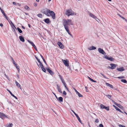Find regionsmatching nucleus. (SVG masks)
Masks as SVG:
<instances>
[{
	"label": "nucleus",
	"mask_w": 127,
	"mask_h": 127,
	"mask_svg": "<svg viewBox=\"0 0 127 127\" xmlns=\"http://www.w3.org/2000/svg\"><path fill=\"white\" fill-rule=\"evenodd\" d=\"M63 25L66 31L69 35H71V33L69 31L68 29V25H73L72 20L70 19L67 20L64 19H63Z\"/></svg>",
	"instance_id": "obj_1"
},
{
	"label": "nucleus",
	"mask_w": 127,
	"mask_h": 127,
	"mask_svg": "<svg viewBox=\"0 0 127 127\" xmlns=\"http://www.w3.org/2000/svg\"><path fill=\"white\" fill-rule=\"evenodd\" d=\"M42 12L48 16H51L53 19L56 18L55 13L53 11H51L49 9L47 8L43 9L42 10Z\"/></svg>",
	"instance_id": "obj_2"
},
{
	"label": "nucleus",
	"mask_w": 127,
	"mask_h": 127,
	"mask_svg": "<svg viewBox=\"0 0 127 127\" xmlns=\"http://www.w3.org/2000/svg\"><path fill=\"white\" fill-rule=\"evenodd\" d=\"M74 13L71 9H66V11L65 14L69 16L70 15H73Z\"/></svg>",
	"instance_id": "obj_3"
},
{
	"label": "nucleus",
	"mask_w": 127,
	"mask_h": 127,
	"mask_svg": "<svg viewBox=\"0 0 127 127\" xmlns=\"http://www.w3.org/2000/svg\"><path fill=\"white\" fill-rule=\"evenodd\" d=\"M62 61L65 66L68 67L69 66V61L67 60H62Z\"/></svg>",
	"instance_id": "obj_4"
},
{
	"label": "nucleus",
	"mask_w": 127,
	"mask_h": 127,
	"mask_svg": "<svg viewBox=\"0 0 127 127\" xmlns=\"http://www.w3.org/2000/svg\"><path fill=\"white\" fill-rule=\"evenodd\" d=\"M0 118L3 119L5 118H9L8 117H7L4 114L0 112Z\"/></svg>",
	"instance_id": "obj_5"
},
{
	"label": "nucleus",
	"mask_w": 127,
	"mask_h": 127,
	"mask_svg": "<svg viewBox=\"0 0 127 127\" xmlns=\"http://www.w3.org/2000/svg\"><path fill=\"white\" fill-rule=\"evenodd\" d=\"M59 76L60 77V78L62 82L63 83V84L64 85V86L65 87H67L66 85V83L65 82V81L64 79L62 78V76L61 75H59Z\"/></svg>",
	"instance_id": "obj_6"
},
{
	"label": "nucleus",
	"mask_w": 127,
	"mask_h": 127,
	"mask_svg": "<svg viewBox=\"0 0 127 127\" xmlns=\"http://www.w3.org/2000/svg\"><path fill=\"white\" fill-rule=\"evenodd\" d=\"M39 65L41 68L42 70L44 72H46V70L44 68V66L42 64L40 61V62H39Z\"/></svg>",
	"instance_id": "obj_7"
},
{
	"label": "nucleus",
	"mask_w": 127,
	"mask_h": 127,
	"mask_svg": "<svg viewBox=\"0 0 127 127\" xmlns=\"http://www.w3.org/2000/svg\"><path fill=\"white\" fill-rule=\"evenodd\" d=\"M98 51L100 53L103 55H105L106 54L105 52L102 49L99 48L98 49Z\"/></svg>",
	"instance_id": "obj_8"
},
{
	"label": "nucleus",
	"mask_w": 127,
	"mask_h": 127,
	"mask_svg": "<svg viewBox=\"0 0 127 127\" xmlns=\"http://www.w3.org/2000/svg\"><path fill=\"white\" fill-rule=\"evenodd\" d=\"M105 58L106 59L111 61H114V59L111 57H109L108 56H106L105 57Z\"/></svg>",
	"instance_id": "obj_9"
},
{
	"label": "nucleus",
	"mask_w": 127,
	"mask_h": 127,
	"mask_svg": "<svg viewBox=\"0 0 127 127\" xmlns=\"http://www.w3.org/2000/svg\"><path fill=\"white\" fill-rule=\"evenodd\" d=\"M72 112L74 113L75 115L76 116L79 121L81 123L82 121L80 120V119L78 116L73 110H72Z\"/></svg>",
	"instance_id": "obj_10"
},
{
	"label": "nucleus",
	"mask_w": 127,
	"mask_h": 127,
	"mask_svg": "<svg viewBox=\"0 0 127 127\" xmlns=\"http://www.w3.org/2000/svg\"><path fill=\"white\" fill-rule=\"evenodd\" d=\"M110 65L111 67H109V68L111 69H115L116 66V65L114 64H111Z\"/></svg>",
	"instance_id": "obj_11"
},
{
	"label": "nucleus",
	"mask_w": 127,
	"mask_h": 127,
	"mask_svg": "<svg viewBox=\"0 0 127 127\" xmlns=\"http://www.w3.org/2000/svg\"><path fill=\"white\" fill-rule=\"evenodd\" d=\"M58 45L59 46L60 48L61 49L64 48V46L63 45L62 43L60 41L58 42Z\"/></svg>",
	"instance_id": "obj_12"
},
{
	"label": "nucleus",
	"mask_w": 127,
	"mask_h": 127,
	"mask_svg": "<svg viewBox=\"0 0 127 127\" xmlns=\"http://www.w3.org/2000/svg\"><path fill=\"white\" fill-rule=\"evenodd\" d=\"M46 69L48 71L51 75H53L54 74V73L49 68H47Z\"/></svg>",
	"instance_id": "obj_13"
},
{
	"label": "nucleus",
	"mask_w": 127,
	"mask_h": 127,
	"mask_svg": "<svg viewBox=\"0 0 127 127\" xmlns=\"http://www.w3.org/2000/svg\"><path fill=\"white\" fill-rule=\"evenodd\" d=\"M7 90L12 96L14 97L16 99H17V98L16 96H15L14 95H13L9 90L8 89H7Z\"/></svg>",
	"instance_id": "obj_14"
},
{
	"label": "nucleus",
	"mask_w": 127,
	"mask_h": 127,
	"mask_svg": "<svg viewBox=\"0 0 127 127\" xmlns=\"http://www.w3.org/2000/svg\"><path fill=\"white\" fill-rule=\"evenodd\" d=\"M57 99L60 102H62L63 101V98L62 97H60L59 98L57 97Z\"/></svg>",
	"instance_id": "obj_15"
},
{
	"label": "nucleus",
	"mask_w": 127,
	"mask_h": 127,
	"mask_svg": "<svg viewBox=\"0 0 127 127\" xmlns=\"http://www.w3.org/2000/svg\"><path fill=\"white\" fill-rule=\"evenodd\" d=\"M19 38L21 41L23 42H24L25 39L23 37H22V36H19Z\"/></svg>",
	"instance_id": "obj_16"
},
{
	"label": "nucleus",
	"mask_w": 127,
	"mask_h": 127,
	"mask_svg": "<svg viewBox=\"0 0 127 127\" xmlns=\"http://www.w3.org/2000/svg\"><path fill=\"white\" fill-rule=\"evenodd\" d=\"M117 69L119 71H122L125 70V69H124L123 67H121L119 68H117Z\"/></svg>",
	"instance_id": "obj_17"
},
{
	"label": "nucleus",
	"mask_w": 127,
	"mask_h": 127,
	"mask_svg": "<svg viewBox=\"0 0 127 127\" xmlns=\"http://www.w3.org/2000/svg\"><path fill=\"white\" fill-rule=\"evenodd\" d=\"M96 47L92 46V47H90L88 49L90 50H95L96 49Z\"/></svg>",
	"instance_id": "obj_18"
},
{
	"label": "nucleus",
	"mask_w": 127,
	"mask_h": 127,
	"mask_svg": "<svg viewBox=\"0 0 127 127\" xmlns=\"http://www.w3.org/2000/svg\"><path fill=\"white\" fill-rule=\"evenodd\" d=\"M44 21L46 23H49L50 22V20L48 18H47L44 20Z\"/></svg>",
	"instance_id": "obj_19"
},
{
	"label": "nucleus",
	"mask_w": 127,
	"mask_h": 127,
	"mask_svg": "<svg viewBox=\"0 0 127 127\" xmlns=\"http://www.w3.org/2000/svg\"><path fill=\"white\" fill-rule=\"evenodd\" d=\"M89 15L90 16L94 18V19H95L96 18V17L92 13H90Z\"/></svg>",
	"instance_id": "obj_20"
},
{
	"label": "nucleus",
	"mask_w": 127,
	"mask_h": 127,
	"mask_svg": "<svg viewBox=\"0 0 127 127\" xmlns=\"http://www.w3.org/2000/svg\"><path fill=\"white\" fill-rule=\"evenodd\" d=\"M27 41L28 42H29L30 43L33 47L34 46H35V45L33 42L31 41H30L29 40H28Z\"/></svg>",
	"instance_id": "obj_21"
},
{
	"label": "nucleus",
	"mask_w": 127,
	"mask_h": 127,
	"mask_svg": "<svg viewBox=\"0 0 127 127\" xmlns=\"http://www.w3.org/2000/svg\"><path fill=\"white\" fill-rule=\"evenodd\" d=\"M15 65L17 70H18V72L19 73L20 71V69L19 66L17 65V64H15Z\"/></svg>",
	"instance_id": "obj_22"
},
{
	"label": "nucleus",
	"mask_w": 127,
	"mask_h": 127,
	"mask_svg": "<svg viewBox=\"0 0 127 127\" xmlns=\"http://www.w3.org/2000/svg\"><path fill=\"white\" fill-rule=\"evenodd\" d=\"M24 8L27 10H29L30 9V8L27 5H26L24 6Z\"/></svg>",
	"instance_id": "obj_23"
},
{
	"label": "nucleus",
	"mask_w": 127,
	"mask_h": 127,
	"mask_svg": "<svg viewBox=\"0 0 127 127\" xmlns=\"http://www.w3.org/2000/svg\"><path fill=\"white\" fill-rule=\"evenodd\" d=\"M17 29L18 31L20 33H21L22 32V31L19 27L17 28Z\"/></svg>",
	"instance_id": "obj_24"
},
{
	"label": "nucleus",
	"mask_w": 127,
	"mask_h": 127,
	"mask_svg": "<svg viewBox=\"0 0 127 127\" xmlns=\"http://www.w3.org/2000/svg\"><path fill=\"white\" fill-rule=\"evenodd\" d=\"M106 84L108 87H113L112 86L108 83H106Z\"/></svg>",
	"instance_id": "obj_25"
},
{
	"label": "nucleus",
	"mask_w": 127,
	"mask_h": 127,
	"mask_svg": "<svg viewBox=\"0 0 127 127\" xmlns=\"http://www.w3.org/2000/svg\"><path fill=\"white\" fill-rule=\"evenodd\" d=\"M117 106H118L121 109H122L123 108L121 104H117Z\"/></svg>",
	"instance_id": "obj_26"
},
{
	"label": "nucleus",
	"mask_w": 127,
	"mask_h": 127,
	"mask_svg": "<svg viewBox=\"0 0 127 127\" xmlns=\"http://www.w3.org/2000/svg\"><path fill=\"white\" fill-rule=\"evenodd\" d=\"M15 83H16V86L17 87H20V84H19V83H18L17 82V81H15Z\"/></svg>",
	"instance_id": "obj_27"
},
{
	"label": "nucleus",
	"mask_w": 127,
	"mask_h": 127,
	"mask_svg": "<svg viewBox=\"0 0 127 127\" xmlns=\"http://www.w3.org/2000/svg\"><path fill=\"white\" fill-rule=\"evenodd\" d=\"M77 95H78L79 97H82L83 96V95L80 94L79 92L77 93V94H76Z\"/></svg>",
	"instance_id": "obj_28"
},
{
	"label": "nucleus",
	"mask_w": 127,
	"mask_h": 127,
	"mask_svg": "<svg viewBox=\"0 0 127 127\" xmlns=\"http://www.w3.org/2000/svg\"><path fill=\"white\" fill-rule=\"evenodd\" d=\"M121 81L124 83H126L127 82V81L125 79H122L121 80Z\"/></svg>",
	"instance_id": "obj_29"
},
{
	"label": "nucleus",
	"mask_w": 127,
	"mask_h": 127,
	"mask_svg": "<svg viewBox=\"0 0 127 127\" xmlns=\"http://www.w3.org/2000/svg\"><path fill=\"white\" fill-rule=\"evenodd\" d=\"M37 16L38 17L40 18L42 17V15L41 14H39L37 15Z\"/></svg>",
	"instance_id": "obj_30"
},
{
	"label": "nucleus",
	"mask_w": 127,
	"mask_h": 127,
	"mask_svg": "<svg viewBox=\"0 0 127 127\" xmlns=\"http://www.w3.org/2000/svg\"><path fill=\"white\" fill-rule=\"evenodd\" d=\"M58 92L61 93H62V92L60 88H58Z\"/></svg>",
	"instance_id": "obj_31"
},
{
	"label": "nucleus",
	"mask_w": 127,
	"mask_h": 127,
	"mask_svg": "<svg viewBox=\"0 0 127 127\" xmlns=\"http://www.w3.org/2000/svg\"><path fill=\"white\" fill-rule=\"evenodd\" d=\"M4 16L5 17L6 19L9 22V23H10V22L9 21V18H8L7 16L5 14Z\"/></svg>",
	"instance_id": "obj_32"
},
{
	"label": "nucleus",
	"mask_w": 127,
	"mask_h": 127,
	"mask_svg": "<svg viewBox=\"0 0 127 127\" xmlns=\"http://www.w3.org/2000/svg\"><path fill=\"white\" fill-rule=\"evenodd\" d=\"M23 88H20V89L25 94H26V93L24 91V90L23 89Z\"/></svg>",
	"instance_id": "obj_33"
},
{
	"label": "nucleus",
	"mask_w": 127,
	"mask_h": 127,
	"mask_svg": "<svg viewBox=\"0 0 127 127\" xmlns=\"http://www.w3.org/2000/svg\"><path fill=\"white\" fill-rule=\"evenodd\" d=\"M23 88H20V89L25 94H26V93L24 91V90L23 89Z\"/></svg>",
	"instance_id": "obj_34"
},
{
	"label": "nucleus",
	"mask_w": 127,
	"mask_h": 127,
	"mask_svg": "<svg viewBox=\"0 0 127 127\" xmlns=\"http://www.w3.org/2000/svg\"><path fill=\"white\" fill-rule=\"evenodd\" d=\"M13 124L12 123L10 124L7 126V127H12V126Z\"/></svg>",
	"instance_id": "obj_35"
},
{
	"label": "nucleus",
	"mask_w": 127,
	"mask_h": 127,
	"mask_svg": "<svg viewBox=\"0 0 127 127\" xmlns=\"http://www.w3.org/2000/svg\"><path fill=\"white\" fill-rule=\"evenodd\" d=\"M104 109L107 111H108L109 110V106H105Z\"/></svg>",
	"instance_id": "obj_36"
},
{
	"label": "nucleus",
	"mask_w": 127,
	"mask_h": 127,
	"mask_svg": "<svg viewBox=\"0 0 127 127\" xmlns=\"http://www.w3.org/2000/svg\"><path fill=\"white\" fill-rule=\"evenodd\" d=\"M105 106H104L103 104H101L100 105V107L101 108L104 109Z\"/></svg>",
	"instance_id": "obj_37"
},
{
	"label": "nucleus",
	"mask_w": 127,
	"mask_h": 127,
	"mask_svg": "<svg viewBox=\"0 0 127 127\" xmlns=\"http://www.w3.org/2000/svg\"><path fill=\"white\" fill-rule=\"evenodd\" d=\"M115 109L119 111V112H121V110L120 109H119V108H118L117 107Z\"/></svg>",
	"instance_id": "obj_38"
},
{
	"label": "nucleus",
	"mask_w": 127,
	"mask_h": 127,
	"mask_svg": "<svg viewBox=\"0 0 127 127\" xmlns=\"http://www.w3.org/2000/svg\"><path fill=\"white\" fill-rule=\"evenodd\" d=\"M99 122V120L98 119H96L95 121V122L96 123H98Z\"/></svg>",
	"instance_id": "obj_39"
},
{
	"label": "nucleus",
	"mask_w": 127,
	"mask_h": 127,
	"mask_svg": "<svg viewBox=\"0 0 127 127\" xmlns=\"http://www.w3.org/2000/svg\"><path fill=\"white\" fill-rule=\"evenodd\" d=\"M122 19H123L124 20L125 19V18L123 16H122L120 15H118Z\"/></svg>",
	"instance_id": "obj_40"
},
{
	"label": "nucleus",
	"mask_w": 127,
	"mask_h": 127,
	"mask_svg": "<svg viewBox=\"0 0 127 127\" xmlns=\"http://www.w3.org/2000/svg\"><path fill=\"white\" fill-rule=\"evenodd\" d=\"M122 19H123L124 20L125 19V18L123 16H122L120 15H118Z\"/></svg>",
	"instance_id": "obj_41"
},
{
	"label": "nucleus",
	"mask_w": 127,
	"mask_h": 127,
	"mask_svg": "<svg viewBox=\"0 0 127 127\" xmlns=\"http://www.w3.org/2000/svg\"><path fill=\"white\" fill-rule=\"evenodd\" d=\"M0 9L2 13L3 14V15H4L5 14L4 12L2 10L1 8H0Z\"/></svg>",
	"instance_id": "obj_42"
},
{
	"label": "nucleus",
	"mask_w": 127,
	"mask_h": 127,
	"mask_svg": "<svg viewBox=\"0 0 127 127\" xmlns=\"http://www.w3.org/2000/svg\"><path fill=\"white\" fill-rule=\"evenodd\" d=\"M42 59H43L44 62V63L46 64L47 65V63H46L45 60V59H44V58L43 57V58H42Z\"/></svg>",
	"instance_id": "obj_43"
},
{
	"label": "nucleus",
	"mask_w": 127,
	"mask_h": 127,
	"mask_svg": "<svg viewBox=\"0 0 127 127\" xmlns=\"http://www.w3.org/2000/svg\"><path fill=\"white\" fill-rule=\"evenodd\" d=\"M99 127H104L103 125L102 124H100L99 125Z\"/></svg>",
	"instance_id": "obj_44"
},
{
	"label": "nucleus",
	"mask_w": 127,
	"mask_h": 127,
	"mask_svg": "<svg viewBox=\"0 0 127 127\" xmlns=\"http://www.w3.org/2000/svg\"><path fill=\"white\" fill-rule=\"evenodd\" d=\"M11 26H13V27H14L16 29V28L15 27V26L14 25V24H13V23H11Z\"/></svg>",
	"instance_id": "obj_45"
},
{
	"label": "nucleus",
	"mask_w": 127,
	"mask_h": 127,
	"mask_svg": "<svg viewBox=\"0 0 127 127\" xmlns=\"http://www.w3.org/2000/svg\"><path fill=\"white\" fill-rule=\"evenodd\" d=\"M90 80L92 82H96L93 79H92L91 78H90Z\"/></svg>",
	"instance_id": "obj_46"
},
{
	"label": "nucleus",
	"mask_w": 127,
	"mask_h": 127,
	"mask_svg": "<svg viewBox=\"0 0 127 127\" xmlns=\"http://www.w3.org/2000/svg\"><path fill=\"white\" fill-rule=\"evenodd\" d=\"M106 96H107L109 98H111V95H106Z\"/></svg>",
	"instance_id": "obj_47"
},
{
	"label": "nucleus",
	"mask_w": 127,
	"mask_h": 127,
	"mask_svg": "<svg viewBox=\"0 0 127 127\" xmlns=\"http://www.w3.org/2000/svg\"><path fill=\"white\" fill-rule=\"evenodd\" d=\"M35 58H36V60H37V61H38V62H40V61L38 59V58L36 56H35Z\"/></svg>",
	"instance_id": "obj_48"
},
{
	"label": "nucleus",
	"mask_w": 127,
	"mask_h": 127,
	"mask_svg": "<svg viewBox=\"0 0 127 127\" xmlns=\"http://www.w3.org/2000/svg\"><path fill=\"white\" fill-rule=\"evenodd\" d=\"M119 127H126L125 126H123L121 125H119Z\"/></svg>",
	"instance_id": "obj_49"
},
{
	"label": "nucleus",
	"mask_w": 127,
	"mask_h": 127,
	"mask_svg": "<svg viewBox=\"0 0 127 127\" xmlns=\"http://www.w3.org/2000/svg\"><path fill=\"white\" fill-rule=\"evenodd\" d=\"M63 94L64 95H66V93L65 91H63Z\"/></svg>",
	"instance_id": "obj_50"
},
{
	"label": "nucleus",
	"mask_w": 127,
	"mask_h": 127,
	"mask_svg": "<svg viewBox=\"0 0 127 127\" xmlns=\"http://www.w3.org/2000/svg\"><path fill=\"white\" fill-rule=\"evenodd\" d=\"M85 89L86 90V91L87 92H89V91L88 90L87 88H85Z\"/></svg>",
	"instance_id": "obj_51"
},
{
	"label": "nucleus",
	"mask_w": 127,
	"mask_h": 127,
	"mask_svg": "<svg viewBox=\"0 0 127 127\" xmlns=\"http://www.w3.org/2000/svg\"><path fill=\"white\" fill-rule=\"evenodd\" d=\"M74 89L75 91L76 92V94H77V93H78V92L77 91L76 89Z\"/></svg>",
	"instance_id": "obj_52"
},
{
	"label": "nucleus",
	"mask_w": 127,
	"mask_h": 127,
	"mask_svg": "<svg viewBox=\"0 0 127 127\" xmlns=\"http://www.w3.org/2000/svg\"><path fill=\"white\" fill-rule=\"evenodd\" d=\"M13 64H14V65H15V64H16L14 60H13Z\"/></svg>",
	"instance_id": "obj_53"
},
{
	"label": "nucleus",
	"mask_w": 127,
	"mask_h": 127,
	"mask_svg": "<svg viewBox=\"0 0 127 127\" xmlns=\"http://www.w3.org/2000/svg\"><path fill=\"white\" fill-rule=\"evenodd\" d=\"M34 5L35 6H36L37 5V3H34Z\"/></svg>",
	"instance_id": "obj_54"
},
{
	"label": "nucleus",
	"mask_w": 127,
	"mask_h": 127,
	"mask_svg": "<svg viewBox=\"0 0 127 127\" xmlns=\"http://www.w3.org/2000/svg\"><path fill=\"white\" fill-rule=\"evenodd\" d=\"M12 3L13 4L15 5H16V3L15 2H13Z\"/></svg>",
	"instance_id": "obj_55"
},
{
	"label": "nucleus",
	"mask_w": 127,
	"mask_h": 127,
	"mask_svg": "<svg viewBox=\"0 0 127 127\" xmlns=\"http://www.w3.org/2000/svg\"><path fill=\"white\" fill-rule=\"evenodd\" d=\"M33 47H34V49L36 50H37V48H36V46L35 45V46H34Z\"/></svg>",
	"instance_id": "obj_56"
},
{
	"label": "nucleus",
	"mask_w": 127,
	"mask_h": 127,
	"mask_svg": "<svg viewBox=\"0 0 127 127\" xmlns=\"http://www.w3.org/2000/svg\"><path fill=\"white\" fill-rule=\"evenodd\" d=\"M0 26L1 27H2L3 26V24L2 23H1L0 24Z\"/></svg>",
	"instance_id": "obj_57"
},
{
	"label": "nucleus",
	"mask_w": 127,
	"mask_h": 127,
	"mask_svg": "<svg viewBox=\"0 0 127 127\" xmlns=\"http://www.w3.org/2000/svg\"><path fill=\"white\" fill-rule=\"evenodd\" d=\"M114 104L116 106H117V104H118V103H116V102H114Z\"/></svg>",
	"instance_id": "obj_58"
},
{
	"label": "nucleus",
	"mask_w": 127,
	"mask_h": 127,
	"mask_svg": "<svg viewBox=\"0 0 127 127\" xmlns=\"http://www.w3.org/2000/svg\"><path fill=\"white\" fill-rule=\"evenodd\" d=\"M52 93H53V94L55 95V96H56V98H57V96H56V95L53 92H52Z\"/></svg>",
	"instance_id": "obj_59"
},
{
	"label": "nucleus",
	"mask_w": 127,
	"mask_h": 127,
	"mask_svg": "<svg viewBox=\"0 0 127 127\" xmlns=\"http://www.w3.org/2000/svg\"><path fill=\"white\" fill-rule=\"evenodd\" d=\"M28 26L29 28H30L31 27V25L29 24H28Z\"/></svg>",
	"instance_id": "obj_60"
},
{
	"label": "nucleus",
	"mask_w": 127,
	"mask_h": 127,
	"mask_svg": "<svg viewBox=\"0 0 127 127\" xmlns=\"http://www.w3.org/2000/svg\"><path fill=\"white\" fill-rule=\"evenodd\" d=\"M17 4L19 6H21V4L19 3H17Z\"/></svg>",
	"instance_id": "obj_61"
},
{
	"label": "nucleus",
	"mask_w": 127,
	"mask_h": 127,
	"mask_svg": "<svg viewBox=\"0 0 127 127\" xmlns=\"http://www.w3.org/2000/svg\"><path fill=\"white\" fill-rule=\"evenodd\" d=\"M16 31L15 29L14 28H13V31L15 32Z\"/></svg>",
	"instance_id": "obj_62"
},
{
	"label": "nucleus",
	"mask_w": 127,
	"mask_h": 127,
	"mask_svg": "<svg viewBox=\"0 0 127 127\" xmlns=\"http://www.w3.org/2000/svg\"><path fill=\"white\" fill-rule=\"evenodd\" d=\"M124 20L127 23V20L126 18Z\"/></svg>",
	"instance_id": "obj_63"
},
{
	"label": "nucleus",
	"mask_w": 127,
	"mask_h": 127,
	"mask_svg": "<svg viewBox=\"0 0 127 127\" xmlns=\"http://www.w3.org/2000/svg\"><path fill=\"white\" fill-rule=\"evenodd\" d=\"M124 20L127 23V20L126 18Z\"/></svg>",
	"instance_id": "obj_64"
}]
</instances>
